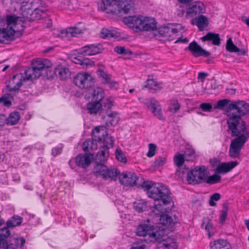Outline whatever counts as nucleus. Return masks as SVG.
<instances>
[{"mask_svg": "<svg viewBox=\"0 0 249 249\" xmlns=\"http://www.w3.org/2000/svg\"><path fill=\"white\" fill-rule=\"evenodd\" d=\"M142 187L147 191L148 197L159 201L158 204H155L154 206V212L160 215V223L165 226L175 224L176 220H174L168 214L163 213L171 210L170 206H172L173 203L168 188L161 183H155L151 181H144L142 184Z\"/></svg>", "mask_w": 249, "mask_h": 249, "instance_id": "nucleus-1", "label": "nucleus"}, {"mask_svg": "<svg viewBox=\"0 0 249 249\" xmlns=\"http://www.w3.org/2000/svg\"><path fill=\"white\" fill-rule=\"evenodd\" d=\"M227 124L231 136L236 137L231 141L229 156L232 158H238L242 148L249 138V131L243 120L228 118Z\"/></svg>", "mask_w": 249, "mask_h": 249, "instance_id": "nucleus-2", "label": "nucleus"}, {"mask_svg": "<svg viewBox=\"0 0 249 249\" xmlns=\"http://www.w3.org/2000/svg\"><path fill=\"white\" fill-rule=\"evenodd\" d=\"M52 63L48 59L34 60L32 63V67L30 68L26 72L27 78L31 80L36 79L41 75L52 77L54 74L63 80L69 76V70L62 66H58L53 71L52 70Z\"/></svg>", "mask_w": 249, "mask_h": 249, "instance_id": "nucleus-3", "label": "nucleus"}, {"mask_svg": "<svg viewBox=\"0 0 249 249\" xmlns=\"http://www.w3.org/2000/svg\"><path fill=\"white\" fill-rule=\"evenodd\" d=\"M6 20V27L0 29V43L18 37L22 34L25 28L23 18L21 17L8 15Z\"/></svg>", "mask_w": 249, "mask_h": 249, "instance_id": "nucleus-4", "label": "nucleus"}, {"mask_svg": "<svg viewBox=\"0 0 249 249\" xmlns=\"http://www.w3.org/2000/svg\"><path fill=\"white\" fill-rule=\"evenodd\" d=\"M124 21L136 32L152 31L157 29L156 22L152 18L143 16H130L124 18Z\"/></svg>", "mask_w": 249, "mask_h": 249, "instance_id": "nucleus-5", "label": "nucleus"}, {"mask_svg": "<svg viewBox=\"0 0 249 249\" xmlns=\"http://www.w3.org/2000/svg\"><path fill=\"white\" fill-rule=\"evenodd\" d=\"M183 0V6L185 7L186 9L182 10L181 13H178V15L182 16L185 13V17L187 18H190L203 14L205 12V6L202 2L194 0Z\"/></svg>", "mask_w": 249, "mask_h": 249, "instance_id": "nucleus-6", "label": "nucleus"}, {"mask_svg": "<svg viewBox=\"0 0 249 249\" xmlns=\"http://www.w3.org/2000/svg\"><path fill=\"white\" fill-rule=\"evenodd\" d=\"M137 234L140 236H148L150 242L160 240L163 235L162 231L155 229L153 226L147 224L140 225L137 229Z\"/></svg>", "mask_w": 249, "mask_h": 249, "instance_id": "nucleus-7", "label": "nucleus"}, {"mask_svg": "<svg viewBox=\"0 0 249 249\" xmlns=\"http://www.w3.org/2000/svg\"><path fill=\"white\" fill-rule=\"evenodd\" d=\"M210 172L205 166H196L187 174V180L189 184H196L205 182Z\"/></svg>", "mask_w": 249, "mask_h": 249, "instance_id": "nucleus-8", "label": "nucleus"}, {"mask_svg": "<svg viewBox=\"0 0 249 249\" xmlns=\"http://www.w3.org/2000/svg\"><path fill=\"white\" fill-rule=\"evenodd\" d=\"M228 118L242 120L241 117L249 113V105L244 101L234 102L229 106Z\"/></svg>", "mask_w": 249, "mask_h": 249, "instance_id": "nucleus-9", "label": "nucleus"}, {"mask_svg": "<svg viewBox=\"0 0 249 249\" xmlns=\"http://www.w3.org/2000/svg\"><path fill=\"white\" fill-rule=\"evenodd\" d=\"M93 173L97 177H102L105 180H115L120 172L116 168H109L102 163H97L94 168Z\"/></svg>", "mask_w": 249, "mask_h": 249, "instance_id": "nucleus-10", "label": "nucleus"}, {"mask_svg": "<svg viewBox=\"0 0 249 249\" xmlns=\"http://www.w3.org/2000/svg\"><path fill=\"white\" fill-rule=\"evenodd\" d=\"M92 139L95 142H103L104 145L102 146L107 147L108 150L113 146L114 140L112 137L108 135L105 126H99L95 127L92 130Z\"/></svg>", "mask_w": 249, "mask_h": 249, "instance_id": "nucleus-11", "label": "nucleus"}, {"mask_svg": "<svg viewBox=\"0 0 249 249\" xmlns=\"http://www.w3.org/2000/svg\"><path fill=\"white\" fill-rule=\"evenodd\" d=\"M74 83L80 89H87L93 85L94 79L90 74L87 72H80L75 76Z\"/></svg>", "mask_w": 249, "mask_h": 249, "instance_id": "nucleus-12", "label": "nucleus"}, {"mask_svg": "<svg viewBox=\"0 0 249 249\" xmlns=\"http://www.w3.org/2000/svg\"><path fill=\"white\" fill-rule=\"evenodd\" d=\"M28 68L25 72L29 69ZM25 75H26L25 74ZM26 76V75H25ZM26 79L28 80L26 77H24V75L22 73H18L13 76L12 79H10L6 83V88L8 91L13 92L16 91L19 89V88L22 85V83ZM29 80H31L29 79Z\"/></svg>", "mask_w": 249, "mask_h": 249, "instance_id": "nucleus-13", "label": "nucleus"}, {"mask_svg": "<svg viewBox=\"0 0 249 249\" xmlns=\"http://www.w3.org/2000/svg\"><path fill=\"white\" fill-rule=\"evenodd\" d=\"M82 33V30L77 27H69L66 29L61 30H54L53 32L55 36L67 39H70L72 37H76Z\"/></svg>", "mask_w": 249, "mask_h": 249, "instance_id": "nucleus-14", "label": "nucleus"}, {"mask_svg": "<svg viewBox=\"0 0 249 249\" xmlns=\"http://www.w3.org/2000/svg\"><path fill=\"white\" fill-rule=\"evenodd\" d=\"M142 102L155 116L160 120L163 119L161 107L157 100L153 98H147L143 99Z\"/></svg>", "mask_w": 249, "mask_h": 249, "instance_id": "nucleus-15", "label": "nucleus"}, {"mask_svg": "<svg viewBox=\"0 0 249 249\" xmlns=\"http://www.w3.org/2000/svg\"><path fill=\"white\" fill-rule=\"evenodd\" d=\"M93 155L91 154L88 153L84 155L80 154L76 157L75 160H71L69 163L71 168H73L72 167V164L74 162H75L76 165L78 166H81L83 168H86L89 165L93 160Z\"/></svg>", "mask_w": 249, "mask_h": 249, "instance_id": "nucleus-16", "label": "nucleus"}, {"mask_svg": "<svg viewBox=\"0 0 249 249\" xmlns=\"http://www.w3.org/2000/svg\"><path fill=\"white\" fill-rule=\"evenodd\" d=\"M120 182L125 186H132L136 185L138 178L132 172L123 173L119 177Z\"/></svg>", "mask_w": 249, "mask_h": 249, "instance_id": "nucleus-17", "label": "nucleus"}, {"mask_svg": "<svg viewBox=\"0 0 249 249\" xmlns=\"http://www.w3.org/2000/svg\"><path fill=\"white\" fill-rule=\"evenodd\" d=\"M114 8H118V11L122 10L124 13H128L131 11H133L134 8V3L131 0H114L113 2Z\"/></svg>", "mask_w": 249, "mask_h": 249, "instance_id": "nucleus-18", "label": "nucleus"}, {"mask_svg": "<svg viewBox=\"0 0 249 249\" xmlns=\"http://www.w3.org/2000/svg\"><path fill=\"white\" fill-rule=\"evenodd\" d=\"M162 238V236L160 240L157 241L158 242L157 245V249H177V244L174 239L167 238L160 241Z\"/></svg>", "mask_w": 249, "mask_h": 249, "instance_id": "nucleus-19", "label": "nucleus"}, {"mask_svg": "<svg viewBox=\"0 0 249 249\" xmlns=\"http://www.w3.org/2000/svg\"><path fill=\"white\" fill-rule=\"evenodd\" d=\"M188 49L192 53L195 57L203 56L207 57L209 56L210 53L202 49L196 41L191 42L189 46Z\"/></svg>", "mask_w": 249, "mask_h": 249, "instance_id": "nucleus-20", "label": "nucleus"}, {"mask_svg": "<svg viewBox=\"0 0 249 249\" xmlns=\"http://www.w3.org/2000/svg\"><path fill=\"white\" fill-rule=\"evenodd\" d=\"M100 45H88L81 48L80 53L83 55L90 56L95 55L101 52Z\"/></svg>", "mask_w": 249, "mask_h": 249, "instance_id": "nucleus-21", "label": "nucleus"}, {"mask_svg": "<svg viewBox=\"0 0 249 249\" xmlns=\"http://www.w3.org/2000/svg\"><path fill=\"white\" fill-rule=\"evenodd\" d=\"M178 29L172 24L160 28L159 33L168 39H172L175 35L178 33Z\"/></svg>", "mask_w": 249, "mask_h": 249, "instance_id": "nucleus-22", "label": "nucleus"}, {"mask_svg": "<svg viewBox=\"0 0 249 249\" xmlns=\"http://www.w3.org/2000/svg\"><path fill=\"white\" fill-rule=\"evenodd\" d=\"M104 119L106 122V125L109 126L116 125L119 121L120 118L117 112L109 110L107 112Z\"/></svg>", "mask_w": 249, "mask_h": 249, "instance_id": "nucleus-23", "label": "nucleus"}, {"mask_svg": "<svg viewBox=\"0 0 249 249\" xmlns=\"http://www.w3.org/2000/svg\"><path fill=\"white\" fill-rule=\"evenodd\" d=\"M238 164L237 161H232L228 162H222L219 164L216 170L217 173H224L230 171Z\"/></svg>", "mask_w": 249, "mask_h": 249, "instance_id": "nucleus-24", "label": "nucleus"}, {"mask_svg": "<svg viewBox=\"0 0 249 249\" xmlns=\"http://www.w3.org/2000/svg\"><path fill=\"white\" fill-rule=\"evenodd\" d=\"M191 22L193 25H196L200 31H203L209 24L208 18L203 15H200L193 19Z\"/></svg>", "mask_w": 249, "mask_h": 249, "instance_id": "nucleus-25", "label": "nucleus"}, {"mask_svg": "<svg viewBox=\"0 0 249 249\" xmlns=\"http://www.w3.org/2000/svg\"><path fill=\"white\" fill-rule=\"evenodd\" d=\"M7 226L0 230V249H5L8 247L6 239L10 235V232Z\"/></svg>", "mask_w": 249, "mask_h": 249, "instance_id": "nucleus-26", "label": "nucleus"}, {"mask_svg": "<svg viewBox=\"0 0 249 249\" xmlns=\"http://www.w3.org/2000/svg\"><path fill=\"white\" fill-rule=\"evenodd\" d=\"M201 39L202 41H212V44L214 45L218 46L220 44V38L219 35L212 32L207 34L202 37Z\"/></svg>", "mask_w": 249, "mask_h": 249, "instance_id": "nucleus-27", "label": "nucleus"}, {"mask_svg": "<svg viewBox=\"0 0 249 249\" xmlns=\"http://www.w3.org/2000/svg\"><path fill=\"white\" fill-rule=\"evenodd\" d=\"M109 156L107 147L102 146L95 157L96 162L98 163L105 161Z\"/></svg>", "mask_w": 249, "mask_h": 249, "instance_id": "nucleus-28", "label": "nucleus"}, {"mask_svg": "<svg viewBox=\"0 0 249 249\" xmlns=\"http://www.w3.org/2000/svg\"><path fill=\"white\" fill-rule=\"evenodd\" d=\"M114 0H103L99 6L102 11H106L107 13L115 12L113 3Z\"/></svg>", "mask_w": 249, "mask_h": 249, "instance_id": "nucleus-29", "label": "nucleus"}, {"mask_svg": "<svg viewBox=\"0 0 249 249\" xmlns=\"http://www.w3.org/2000/svg\"><path fill=\"white\" fill-rule=\"evenodd\" d=\"M105 96V93L103 89L100 87H96L94 89L92 101L100 102L102 101Z\"/></svg>", "mask_w": 249, "mask_h": 249, "instance_id": "nucleus-30", "label": "nucleus"}, {"mask_svg": "<svg viewBox=\"0 0 249 249\" xmlns=\"http://www.w3.org/2000/svg\"><path fill=\"white\" fill-rule=\"evenodd\" d=\"M102 107V104L100 102L94 101H91L87 106V109L90 114L96 113Z\"/></svg>", "mask_w": 249, "mask_h": 249, "instance_id": "nucleus-31", "label": "nucleus"}, {"mask_svg": "<svg viewBox=\"0 0 249 249\" xmlns=\"http://www.w3.org/2000/svg\"><path fill=\"white\" fill-rule=\"evenodd\" d=\"M119 36V33L114 30L102 29L101 36L104 38H116Z\"/></svg>", "mask_w": 249, "mask_h": 249, "instance_id": "nucleus-32", "label": "nucleus"}, {"mask_svg": "<svg viewBox=\"0 0 249 249\" xmlns=\"http://www.w3.org/2000/svg\"><path fill=\"white\" fill-rule=\"evenodd\" d=\"M22 222V218L19 216H14L7 221L6 226L8 228H14L20 225Z\"/></svg>", "mask_w": 249, "mask_h": 249, "instance_id": "nucleus-33", "label": "nucleus"}, {"mask_svg": "<svg viewBox=\"0 0 249 249\" xmlns=\"http://www.w3.org/2000/svg\"><path fill=\"white\" fill-rule=\"evenodd\" d=\"M20 119V115L18 112H13L10 114L8 118H6L7 124L10 125H14L17 124Z\"/></svg>", "mask_w": 249, "mask_h": 249, "instance_id": "nucleus-34", "label": "nucleus"}, {"mask_svg": "<svg viewBox=\"0 0 249 249\" xmlns=\"http://www.w3.org/2000/svg\"><path fill=\"white\" fill-rule=\"evenodd\" d=\"M145 87L148 88L149 89L154 90H160L162 88L160 86V84L153 79H148L147 80Z\"/></svg>", "mask_w": 249, "mask_h": 249, "instance_id": "nucleus-35", "label": "nucleus"}, {"mask_svg": "<svg viewBox=\"0 0 249 249\" xmlns=\"http://www.w3.org/2000/svg\"><path fill=\"white\" fill-rule=\"evenodd\" d=\"M180 108V105L178 100L171 99L170 101L168 110L172 113L175 114L177 113Z\"/></svg>", "mask_w": 249, "mask_h": 249, "instance_id": "nucleus-36", "label": "nucleus"}, {"mask_svg": "<svg viewBox=\"0 0 249 249\" xmlns=\"http://www.w3.org/2000/svg\"><path fill=\"white\" fill-rule=\"evenodd\" d=\"M147 203L143 200H140L134 203V208L139 213L142 212L147 208Z\"/></svg>", "mask_w": 249, "mask_h": 249, "instance_id": "nucleus-37", "label": "nucleus"}, {"mask_svg": "<svg viewBox=\"0 0 249 249\" xmlns=\"http://www.w3.org/2000/svg\"><path fill=\"white\" fill-rule=\"evenodd\" d=\"M226 48L227 50L230 52L238 53L240 52V49L233 43L231 38L228 39Z\"/></svg>", "mask_w": 249, "mask_h": 249, "instance_id": "nucleus-38", "label": "nucleus"}, {"mask_svg": "<svg viewBox=\"0 0 249 249\" xmlns=\"http://www.w3.org/2000/svg\"><path fill=\"white\" fill-rule=\"evenodd\" d=\"M183 156L186 161H193L196 158L195 152L192 149H186Z\"/></svg>", "mask_w": 249, "mask_h": 249, "instance_id": "nucleus-39", "label": "nucleus"}, {"mask_svg": "<svg viewBox=\"0 0 249 249\" xmlns=\"http://www.w3.org/2000/svg\"><path fill=\"white\" fill-rule=\"evenodd\" d=\"M97 73L99 76L103 79L104 83L106 84L107 82H109L111 78V75L110 74L107 73L101 69L98 70Z\"/></svg>", "mask_w": 249, "mask_h": 249, "instance_id": "nucleus-40", "label": "nucleus"}, {"mask_svg": "<svg viewBox=\"0 0 249 249\" xmlns=\"http://www.w3.org/2000/svg\"><path fill=\"white\" fill-rule=\"evenodd\" d=\"M220 180L221 176L217 174H214L211 176H208L205 182L212 184L219 182Z\"/></svg>", "mask_w": 249, "mask_h": 249, "instance_id": "nucleus-41", "label": "nucleus"}, {"mask_svg": "<svg viewBox=\"0 0 249 249\" xmlns=\"http://www.w3.org/2000/svg\"><path fill=\"white\" fill-rule=\"evenodd\" d=\"M230 101L228 99H223L219 100L217 104L214 106V108L215 109H223L225 107H228L230 104Z\"/></svg>", "mask_w": 249, "mask_h": 249, "instance_id": "nucleus-42", "label": "nucleus"}, {"mask_svg": "<svg viewBox=\"0 0 249 249\" xmlns=\"http://www.w3.org/2000/svg\"><path fill=\"white\" fill-rule=\"evenodd\" d=\"M185 160L183 154H178L174 157V162L178 167L181 166Z\"/></svg>", "mask_w": 249, "mask_h": 249, "instance_id": "nucleus-43", "label": "nucleus"}, {"mask_svg": "<svg viewBox=\"0 0 249 249\" xmlns=\"http://www.w3.org/2000/svg\"><path fill=\"white\" fill-rule=\"evenodd\" d=\"M114 51L119 54L129 55L132 54V52L128 49H126L123 46H117L114 48Z\"/></svg>", "mask_w": 249, "mask_h": 249, "instance_id": "nucleus-44", "label": "nucleus"}, {"mask_svg": "<svg viewBox=\"0 0 249 249\" xmlns=\"http://www.w3.org/2000/svg\"><path fill=\"white\" fill-rule=\"evenodd\" d=\"M33 0H28V1H22L21 8L22 11L24 12L26 9L31 10V9L33 8Z\"/></svg>", "mask_w": 249, "mask_h": 249, "instance_id": "nucleus-45", "label": "nucleus"}, {"mask_svg": "<svg viewBox=\"0 0 249 249\" xmlns=\"http://www.w3.org/2000/svg\"><path fill=\"white\" fill-rule=\"evenodd\" d=\"M10 94H7L2 96L0 99V102L5 106L10 107L11 105Z\"/></svg>", "mask_w": 249, "mask_h": 249, "instance_id": "nucleus-46", "label": "nucleus"}, {"mask_svg": "<svg viewBox=\"0 0 249 249\" xmlns=\"http://www.w3.org/2000/svg\"><path fill=\"white\" fill-rule=\"evenodd\" d=\"M166 162V159L165 157H159L153 163V166L156 167H158L160 166H161L165 164Z\"/></svg>", "mask_w": 249, "mask_h": 249, "instance_id": "nucleus-47", "label": "nucleus"}, {"mask_svg": "<svg viewBox=\"0 0 249 249\" xmlns=\"http://www.w3.org/2000/svg\"><path fill=\"white\" fill-rule=\"evenodd\" d=\"M115 156L118 160L124 163L126 162L125 157L121 150L117 149L116 150Z\"/></svg>", "mask_w": 249, "mask_h": 249, "instance_id": "nucleus-48", "label": "nucleus"}, {"mask_svg": "<svg viewBox=\"0 0 249 249\" xmlns=\"http://www.w3.org/2000/svg\"><path fill=\"white\" fill-rule=\"evenodd\" d=\"M156 146L153 143L148 144V151L146 154L148 157L151 158L153 157L156 154Z\"/></svg>", "mask_w": 249, "mask_h": 249, "instance_id": "nucleus-49", "label": "nucleus"}, {"mask_svg": "<svg viewBox=\"0 0 249 249\" xmlns=\"http://www.w3.org/2000/svg\"><path fill=\"white\" fill-rule=\"evenodd\" d=\"M221 196L218 193H215L210 198L209 204L211 206H213L216 205L214 201H218L220 199Z\"/></svg>", "mask_w": 249, "mask_h": 249, "instance_id": "nucleus-50", "label": "nucleus"}, {"mask_svg": "<svg viewBox=\"0 0 249 249\" xmlns=\"http://www.w3.org/2000/svg\"><path fill=\"white\" fill-rule=\"evenodd\" d=\"M94 65V62L88 58H84L82 65L84 68H87L93 66Z\"/></svg>", "mask_w": 249, "mask_h": 249, "instance_id": "nucleus-51", "label": "nucleus"}, {"mask_svg": "<svg viewBox=\"0 0 249 249\" xmlns=\"http://www.w3.org/2000/svg\"><path fill=\"white\" fill-rule=\"evenodd\" d=\"M204 226V223H203L201 225V227L203 228ZM213 225L212 224V221L210 220H208L207 224L205 225V229L208 232L209 236L211 237V230L213 229Z\"/></svg>", "mask_w": 249, "mask_h": 249, "instance_id": "nucleus-52", "label": "nucleus"}, {"mask_svg": "<svg viewBox=\"0 0 249 249\" xmlns=\"http://www.w3.org/2000/svg\"><path fill=\"white\" fill-rule=\"evenodd\" d=\"M200 108L203 111L210 112L213 107L210 103H202L200 105Z\"/></svg>", "mask_w": 249, "mask_h": 249, "instance_id": "nucleus-53", "label": "nucleus"}, {"mask_svg": "<svg viewBox=\"0 0 249 249\" xmlns=\"http://www.w3.org/2000/svg\"><path fill=\"white\" fill-rule=\"evenodd\" d=\"M227 216V212L226 209H223L220 216V223L223 225L224 224Z\"/></svg>", "mask_w": 249, "mask_h": 249, "instance_id": "nucleus-54", "label": "nucleus"}, {"mask_svg": "<svg viewBox=\"0 0 249 249\" xmlns=\"http://www.w3.org/2000/svg\"><path fill=\"white\" fill-rule=\"evenodd\" d=\"M71 59L73 63L82 65L84 58L81 56H74Z\"/></svg>", "mask_w": 249, "mask_h": 249, "instance_id": "nucleus-55", "label": "nucleus"}, {"mask_svg": "<svg viewBox=\"0 0 249 249\" xmlns=\"http://www.w3.org/2000/svg\"><path fill=\"white\" fill-rule=\"evenodd\" d=\"M106 84H108V86L112 89H117L119 87L118 83L114 81H112L111 78L109 82H107Z\"/></svg>", "mask_w": 249, "mask_h": 249, "instance_id": "nucleus-56", "label": "nucleus"}, {"mask_svg": "<svg viewBox=\"0 0 249 249\" xmlns=\"http://www.w3.org/2000/svg\"><path fill=\"white\" fill-rule=\"evenodd\" d=\"M62 147H56L52 149V155L55 157L61 153Z\"/></svg>", "mask_w": 249, "mask_h": 249, "instance_id": "nucleus-57", "label": "nucleus"}, {"mask_svg": "<svg viewBox=\"0 0 249 249\" xmlns=\"http://www.w3.org/2000/svg\"><path fill=\"white\" fill-rule=\"evenodd\" d=\"M113 104V100L112 98H108L107 99L106 103H105V107L107 108H110L112 106Z\"/></svg>", "mask_w": 249, "mask_h": 249, "instance_id": "nucleus-58", "label": "nucleus"}, {"mask_svg": "<svg viewBox=\"0 0 249 249\" xmlns=\"http://www.w3.org/2000/svg\"><path fill=\"white\" fill-rule=\"evenodd\" d=\"M6 117L5 116L0 114V127L3 126L6 123Z\"/></svg>", "mask_w": 249, "mask_h": 249, "instance_id": "nucleus-59", "label": "nucleus"}, {"mask_svg": "<svg viewBox=\"0 0 249 249\" xmlns=\"http://www.w3.org/2000/svg\"><path fill=\"white\" fill-rule=\"evenodd\" d=\"M15 240L18 242H19V247L21 248L23 247V246L25 243V240L23 237L15 238Z\"/></svg>", "mask_w": 249, "mask_h": 249, "instance_id": "nucleus-60", "label": "nucleus"}, {"mask_svg": "<svg viewBox=\"0 0 249 249\" xmlns=\"http://www.w3.org/2000/svg\"><path fill=\"white\" fill-rule=\"evenodd\" d=\"M90 143V141H86L83 143V149L84 151H87L89 149V146Z\"/></svg>", "mask_w": 249, "mask_h": 249, "instance_id": "nucleus-61", "label": "nucleus"}, {"mask_svg": "<svg viewBox=\"0 0 249 249\" xmlns=\"http://www.w3.org/2000/svg\"><path fill=\"white\" fill-rule=\"evenodd\" d=\"M208 75V74L204 72H199L198 76V79L203 81L205 77Z\"/></svg>", "mask_w": 249, "mask_h": 249, "instance_id": "nucleus-62", "label": "nucleus"}, {"mask_svg": "<svg viewBox=\"0 0 249 249\" xmlns=\"http://www.w3.org/2000/svg\"><path fill=\"white\" fill-rule=\"evenodd\" d=\"M31 12L32 14H30L31 15L34 14H39L40 12H43V11L39 8H35L34 12L32 11Z\"/></svg>", "mask_w": 249, "mask_h": 249, "instance_id": "nucleus-63", "label": "nucleus"}, {"mask_svg": "<svg viewBox=\"0 0 249 249\" xmlns=\"http://www.w3.org/2000/svg\"><path fill=\"white\" fill-rule=\"evenodd\" d=\"M131 249H145V246L141 245V246H137L134 247H133Z\"/></svg>", "mask_w": 249, "mask_h": 249, "instance_id": "nucleus-64", "label": "nucleus"}]
</instances>
